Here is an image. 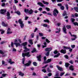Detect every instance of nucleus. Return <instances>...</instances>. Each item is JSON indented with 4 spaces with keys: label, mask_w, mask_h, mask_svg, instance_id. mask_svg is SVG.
<instances>
[{
    "label": "nucleus",
    "mask_w": 78,
    "mask_h": 78,
    "mask_svg": "<svg viewBox=\"0 0 78 78\" xmlns=\"http://www.w3.org/2000/svg\"><path fill=\"white\" fill-rule=\"evenodd\" d=\"M0 53L2 54V56L3 57H5V56H6V54H4V52L3 51H2V50H0Z\"/></svg>",
    "instance_id": "10"
},
{
    "label": "nucleus",
    "mask_w": 78,
    "mask_h": 78,
    "mask_svg": "<svg viewBox=\"0 0 78 78\" xmlns=\"http://www.w3.org/2000/svg\"><path fill=\"white\" fill-rule=\"evenodd\" d=\"M19 75H20V76H23L24 75V73L20 72H19Z\"/></svg>",
    "instance_id": "24"
},
{
    "label": "nucleus",
    "mask_w": 78,
    "mask_h": 78,
    "mask_svg": "<svg viewBox=\"0 0 78 78\" xmlns=\"http://www.w3.org/2000/svg\"><path fill=\"white\" fill-rule=\"evenodd\" d=\"M2 25L3 26V27H7L8 26V24H5L4 23V22H2Z\"/></svg>",
    "instance_id": "22"
},
{
    "label": "nucleus",
    "mask_w": 78,
    "mask_h": 78,
    "mask_svg": "<svg viewBox=\"0 0 78 78\" xmlns=\"http://www.w3.org/2000/svg\"><path fill=\"white\" fill-rule=\"evenodd\" d=\"M15 13H16V14H18V15H19V16H20V12L18 11L17 12H15Z\"/></svg>",
    "instance_id": "34"
},
{
    "label": "nucleus",
    "mask_w": 78,
    "mask_h": 78,
    "mask_svg": "<svg viewBox=\"0 0 78 78\" xmlns=\"http://www.w3.org/2000/svg\"><path fill=\"white\" fill-rule=\"evenodd\" d=\"M25 56H26L27 57H30V56H31V55H30V52H27L26 53H22L23 57H25Z\"/></svg>",
    "instance_id": "2"
},
{
    "label": "nucleus",
    "mask_w": 78,
    "mask_h": 78,
    "mask_svg": "<svg viewBox=\"0 0 78 78\" xmlns=\"http://www.w3.org/2000/svg\"><path fill=\"white\" fill-rule=\"evenodd\" d=\"M39 11H42V9L41 8H40L39 9H38Z\"/></svg>",
    "instance_id": "62"
},
{
    "label": "nucleus",
    "mask_w": 78,
    "mask_h": 78,
    "mask_svg": "<svg viewBox=\"0 0 78 78\" xmlns=\"http://www.w3.org/2000/svg\"><path fill=\"white\" fill-rule=\"evenodd\" d=\"M58 11L56 9H55L53 12V15L55 16H57V14H58Z\"/></svg>",
    "instance_id": "4"
},
{
    "label": "nucleus",
    "mask_w": 78,
    "mask_h": 78,
    "mask_svg": "<svg viewBox=\"0 0 78 78\" xmlns=\"http://www.w3.org/2000/svg\"><path fill=\"white\" fill-rule=\"evenodd\" d=\"M37 4V5H39V6H42L43 7L44 6V5H43V4H42V3L41 2H38Z\"/></svg>",
    "instance_id": "18"
},
{
    "label": "nucleus",
    "mask_w": 78,
    "mask_h": 78,
    "mask_svg": "<svg viewBox=\"0 0 78 78\" xmlns=\"http://www.w3.org/2000/svg\"><path fill=\"white\" fill-rule=\"evenodd\" d=\"M14 42H19L20 43H22V41H21V40L19 39H15L14 40Z\"/></svg>",
    "instance_id": "7"
},
{
    "label": "nucleus",
    "mask_w": 78,
    "mask_h": 78,
    "mask_svg": "<svg viewBox=\"0 0 78 78\" xmlns=\"http://www.w3.org/2000/svg\"><path fill=\"white\" fill-rule=\"evenodd\" d=\"M33 12V10L32 9H30V10H29L28 13L29 14H31Z\"/></svg>",
    "instance_id": "19"
},
{
    "label": "nucleus",
    "mask_w": 78,
    "mask_h": 78,
    "mask_svg": "<svg viewBox=\"0 0 78 78\" xmlns=\"http://www.w3.org/2000/svg\"><path fill=\"white\" fill-rule=\"evenodd\" d=\"M33 64L34 66H37V63H36V62H33Z\"/></svg>",
    "instance_id": "42"
},
{
    "label": "nucleus",
    "mask_w": 78,
    "mask_h": 78,
    "mask_svg": "<svg viewBox=\"0 0 78 78\" xmlns=\"http://www.w3.org/2000/svg\"><path fill=\"white\" fill-rule=\"evenodd\" d=\"M73 24H74V25L78 26V23L77 22H75V23H73Z\"/></svg>",
    "instance_id": "54"
},
{
    "label": "nucleus",
    "mask_w": 78,
    "mask_h": 78,
    "mask_svg": "<svg viewBox=\"0 0 78 78\" xmlns=\"http://www.w3.org/2000/svg\"><path fill=\"white\" fill-rule=\"evenodd\" d=\"M69 64L68 63H65V66L66 67H69Z\"/></svg>",
    "instance_id": "33"
},
{
    "label": "nucleus",
    "mask_w": 78,
    "mask_h": 78,
    "mask_svg": "<svg viewBox=\"0 0 78 78\" xmlns=\"http://www.w3.org/2000/svg\"><path fill=\"white\" fill-rule=\"evenodd\" d=\"M74 9L75 11H76L77 12H78V8L77 7H75L74 8Z\"/></svg>",
    "instance_id": "31"
},
{
    "label": "nucleus",
    "mask_w": 78,
    "mask_h": 78,
    "mask_svg": "<svg viewBox=\"0 0 78 78\" xmlns=\"http://www.w3.org/2000/svg\"><path fill=\"white\" fill-rule=\"evenodd\" d=\"M27 44V42H26L24 43H23L22 44V45H23V46H26Z\"/></svg>",
    "instance_id": "26"
},
{
    "label": "nucleus",
    "mask_w": 78,
    "mask_h": 78,
    "mask_svg": "<svg viewBox=\"0 0 78 78\" xmlns=\"http://www.w3.org/2000/svg\"><path fill=\"white\" fill-rule=\"evenodd\" d=\"M6 75V74H2V76H4V77Z\"/></svg>",
    "instance_id": "60"
},
{
    "label": "nucleus",
    "mask_w": 78,
    "mask_h": 78,
    "mask_svg": "<svg viewBox=\"0 0 78 78\" xmlns=\"http://www.w3.org/2000/svg\"><path fill=\"white\" fill-rule=\"evenodd\" d=\"M44 46H42L43 48H45V47H47V46H46V45H47V43H46V42H44Z\"/></svg>",
    "instance_id": "30"
},
{
    "label": "nucleus",
    "mask_w": 78,
    "mask_h": 78,
    "mask_svg": "<svg viewBox=\"0 0 78 78\" xmlns=\"http://www.w3.org/2000/svg\"><path fill=\"white\" fill-rule=\"evenodd\" d=\"M44 22H47V23H49V22H50V21H49V20H44Z\"/></svg>",
    "instance_id": "36"
},
{
    "label": "nucleus",
    "mask_w": 78,
    "mask_h": 78,
    "mask_svg": "<svg viewBox=\"0 0 78 78\" xmlns=\"http://www.w3.org/2000/svg\"><path fill=\"white\" fill-rule=\"evenodd\" d=\"M10 13H9V12H7V19H11V17H10Z\"/></svg>",
    "instance_id": "11"
},
{
    "label": "nucleus",
    "mask_w": 78,
    "mask_h": 78,
    "mask_svg": "<svg viewBox=\"0 0 78 78\" xmlns=\"http://www.w3.org/2000/svg\"><path fill=\"white\" fill-rule=\"evenodd\" d=\"M44 61H46V60H47V58H46V56H44Z\"/></svg>",
    "instance_id": "63"
},
{
    "label": "nucleus",
    "mask_w": 78,
    "mask_h": 78,
    "mask_svg": "<svg viewBox=\"0 0 78 78\" xmlns=\"http://www.w3.org/2000/svg\"><path fill=\"white\" fill-rule=\"evenodd\" d=\"M28 11H29V10H28V9H24V12L26 13H28Z\"/></svg>",
    "instance_id": "35"
},
{
    "label": "nucleus",
    "mask_w": 78,
    "mask_h": 78,
    "mask_svg": "<svg viewBox=\"0 0 78 78\" xmlns=\"http://www.w3.org/2000/svg\"><path fill=\"white\" fill-rule=\"evenodd\" d=\"M56 67L57 68H58V70H59L60 71H63V70L62 69V67H60V66L57 65Z\"/></svg>",
    "instance_id": "9"
},
{
    "label": "nucleus",
    "mask_w": 78,
    "mask_h": 78,
    "mask_svg": "<svg viewBox=\"0 0 78 78\" xmlns=\"http://www.w3.org/2000/svg\"><path fill=\"white\" fill-rule=\"evenodd\" d=\"M5 64V62L4 61L2 60V64L4 65Z\"/></svg>",
    "instance_id": "59"
},
{
    "label": "nucleus",
    "mask_w": 78,
    "mask_h": 78,
    "mask_svg": "<svg viewBox=\"0 0 78 78\" xmlns=\"http://www.w3.org/2000/svg\"><path fill=\"white\" fill-rule=\"evenodd\" d=\"M45 9H47L48 11H50V9L49 8L46 7L45 8Z\"/></svg>",
    "instance_id": "58"
},
{
    "label": "nucleus",
    "mask_w": 78,
    "mask_h": 78,
    "mask_svg": "<svg viewBox=\"0 0 78 78\" xmlns=\"http://www.w3.org/2000/svg\"><path fill=\"white\" fill-rule=\"evenodd\" d=\"M31 61H28V63H27L24 65V66L25 67H26V66H30L31 64Z\"/></svg>",
    "instance_id": "6"
},
{
    "label": "nucleus",
    "mask_w": 78,
    "mask_h": 78,
    "mask_svg": "<svg viewBox=\"0 0 78 78\" xmlns=\"http://www.w3.org/2000/svg\"><path fill=\"white\" fill-rule=\"evenodd\" d=\"M65 73V72L61 73L60 74V76H63L64 75V74Z\"/></svg>",
    "instance_id": "40"
},
{
    "label": "nucleus",
    "mask_w": 78,
    "mask_h": 78,
    "mask_svg": "<svg viewBox=\"0 0 78 78\" xmlns=\"http://www.w3.org/2000/svg\"><path fill=\"white\" fill-rule=\"evenodd\" d=\"M51 61V59H48V60L45 62H44V63L46 64L47 63H49V62H50Z\"/></svg>",
    "instance_id": "15"
},
{
    "label": "nucleus",
    "mask_w": 78,
    "mask_h": 78,
    "mask_svg": "<svg viewBox=\"0 0 78 78\" xmlns=\"http://www.w3.org/2000/svg\"><path fill=\"white\" fill-rule=\"evenodd\" d=\"M71 20L72 22H74V21H75V19L73 18H71Z\"/></svg>",
    "instance_id": "52"
},
{
    "label": "nucleus",
    "mask_w": 78,
    "mask_h": 78,
    "mask_svg": "<svg viewBox=\"0 0 78 78\" xmlns=\"http://www.w3.org/2000/svg\"><path fill=\"white\" fill-rule=\"evenodd\" d=\"M6 12V10L5 9H2L0 11V13L2 14H4Z\"/></svg>",
    "instance_id": "5"
},
{
    "label": "nucleus",
    "mask_w": 78,
    "mask_h": 78,
    "mask_svg": "<svg viewBox=\"0 0 78 78\" xmlns=\"http://www.w3.org/2000/svg\"><path fill=\"white\" fill-rule=\"evenodd\" d=\"M37 58L38 59V61H41V55H39L38 56H37Z\"/></svg>",
    "instance_id": "21"
},
{
    "label": "nucleus",
    "mask_w": 78,
    "mask_h": 78,
    "mask_svg": "<svg viewBox=\"0 0 78 78\" xmlns=\"http://www.w3.org/2000/svg\"><path fill=\"white\" fill-rule=\"evenodd\" d=\"M63 30L64 33H65V34H66L67 33V32H66L67 29H66V26H64L63 27Z\"/></svg>",
    "instance_id": "8"
},
{
    "label": "nucleus",
    "mask_w": 78,
    "mask_h": 78,
    "mask_svg": "<svg viewBox=\"0 0 78 78\" xmlns=\"http://www.w3.org/2000/svg\"><path fill=\"white\" fill-rule=\"evenodd\" d=\"M42 26H43V27H47L48 25L46 24H44L42 25Z\"/></svg>",
    "instance_id": "39"
},
{
    "label": "nucleus",
    "mask_w": 78,
    "mask_h": 78,
    "mask_svg": "<svg viewBox=\"0 0 78 78\" xmlns=\"http://www.w3.org/2000/svg\"><path fill=\"white\" fill-rule=\"evenodd\" d=\"M61 9L62 10H63L64 9V6H62L61 7Z\"/></svg>",
    "instance_id": "56"
},
{
    "label": "nucleus",
    "mask_w": 78,
    "mask_h": 78,
    "mask_svg": "<svg viewBox=\"0 0 78 78\" xmlns=\"http://www.w3.org/2000/svg\"><path fill=\"white\" fill-rule=\"evenodd\" d=\"M52 50V48H46L45 50V51H51V50Z\"/></svg>",
    "instance_id": "14"
},
{
    "label": "nucleus",
    "mask_w": 78,
    "mask_h": 78,
    "mask_svg": "<svg viewBox=\"0 0 78 78\" xmlns=\"http://www.w3.org/2000/svg\"><path fill=\"white\" fill-rule=\"evenodd\" d=\"M39 35L41 37L43 36H44V34L42 33H39Z\"/></svg>",
    "instance_id": "38"
},
{
    "label": "nucleus",
    "mask_w": 78,
    "mask_h": 78,
    "mask_svg": "<svg viewBox=\"0 0 78 78\" xmlns=\"http://www.w3.org/2000/svg\"><path fill=\"white\" fill-rule=\"evenodd\" d=\"M60 55V53H59L57 55H56L54 56V58H57Z\"/></svg>",
    "instance_id": "28"
},
{
    "label": "nucleus",
    "mask_w": 78,
    "mask_h": 78,
    "mask_svg": "<svg viewBox=\"0 0 78 78\" xmlns=\"http://www.w3.org/2000/svg\"><path fill=\"white\" fill-rule=\"evenodd\" d=\"M46 41L48 43H50V41H49V40H48V39H46Z\"/></svg>",
    "instance_id": "55"
},
{
    "label": "nucleus",
    "mask_w": 78,
    "mask_h": 78,
    "mask_svg": "<svg viewBox=\"0 0 78 78\" xmlns=\"http://www.w3.org/2000/svg\"><path fill=\"white\" fill-rule=\"evenodd\" d=\"M65 6H66V9L68 10V9H69V7H68V5L67 4H66L65 5Z\"/></svg>",
    "instance_id": "50"
},
{
    "label": "nucleus",
    "mask_w": 78,
    "mask_h": 78,
    "mask_svg": "<svg viewBox=\"0 0 78 78\" xmlns=\"http://www.w3.org/2000/svg\"><path fill=\"white\" fill-rule=\"evenodd\" d=\"M42 72H44V73H45L47 71H46L45 69H42Z\"/></svg>",
    "instance_id": "47"
},
{
    "label": "nucleus",
    "mask_w": 78,
    "mask_h": 78,
    "mask_svg": "<svg viewBox=\"0 0 78 78\" xmlns=\"http://www.w3.org/2000/svg\"><path fill=\"white\" fill-rule=\"evenodd\" d=\"M2 31H1V34H3L5 33V31H4V30H3V29H2Z\"/></svg>",
    "instance_id": "41"
},
{
    "label": "nucleus",
    "mask_w": 78,
    "mask_h": 78,
    "mask_svg": "<svg viewBox=\"0 0 78 78\" xmlns=\"http://www.w3.org/2000/svg\"><path fill=\"white\" fill-rule=\"evenodd\" d=\"M11 29H10V28H8V29L7 30V34H11V33H12V32H11Z\"/></svg>",
    "instance_id": "12"
},
{
    "label": "nucleus",
    "mask_w": 78,
    "mask_h": 78,
    "mask_svg": "<svg viewBox=\"0 0 78 78\" xmlns=\"http://www.w3.org/2000/svg\"><path fill=\"white\" fill-rule=\"evenodd\" d=\"M25 58H24L22 59L23 64H24V62H25Z\"/></svg>",
    "instance_id": "37"
},
{
    "label": "nucleus",
    "mask_w": 78,
    "mask_h": 78,
    "mask_svg": "<svg viewBox=\"0 0 78 78\" xmlns=\"http://www.w3.org/2000/svg\"><path fill=\"white\" fill-rule=\"evenodd\" d=\"M12 60L11 59H9V63H10V64H14V62H12Z\"/></svg>",
    "instance_id": "13"
},
{
    "label": "nucleus",
    "mask_w": 78,
    "mask_h": 78,
    "mask_svg": "<svg viewBox=\"0 0 78 78\" xmlns=\"http://www.w3.org/2000/svg\"><path fill=\"white\" fill-rule=\"evenodd\" d=\"M52 75V74L51 73H49L48 74V76H51Z\"/></svg>",
    "instance_id": "51"
},
{
    "label": "nucleus",
    "mask_w": 78,
    "mask_h": 78,
    "mask_svg": "<svg viewBox=\"0 0 78 78\" xmlns=\"http://www.w3.org/2000/svg\"><path fill=\"white\" fill-rule=\"evenodd\" d=\"M60 31H61V29L59 28V29H58V31H56V33H59V32H60Z\"/></svg>",
    "instance_id": "44"
},
{
    "label": "nucleus",
    "mask_w": 78,
    "mask_h": 78,
    "mask_svg": "<svg viewBox=\"0 0 78 78\" xmlns=\"http://www.w3.org/2000/svg\"><path fill=\"white\" fill-rule=\"evenodd\" d=\"M71 47L72 48H74L75 47V45H71Z\"/></svg>",
    "instance_id": "43"
},
{
    "label": "nucleus",
    "mask_w": 78,
    "mask_h": 78,
    "mask_svg": "<svg viewBox=\"0 0 78 78\" xmlns=\"http://www.w3.org/2000/svg\"><path fill=\"white\" fill-rule=\"evenodd\" d=\"M71 27V26H70V25H67L66 26V28H67L68 29H69V28H70Z\"/></svg>",
    "instance_id": "46"
},
{
    "label": "nucleus",
    "mask_w": 78,
    "mask_h": 78,
    "mask_svg": "<svg viewBox=\"0 0 78 78\" xmlns=\"http://www.w3.org/2000/svg\"><path fill=\"white\" fill-rule=\"evenodd\" d=\"M36 51V49L35 48H34L33 49V51H31V53H34V52H35Z\"/></svg>",
    "instance_id": "45"
},
{
    "label": "nucleus",
    "mask_w": 78,
    "mask_h": 78,
    "mask_svg": "<svg viewBox=\"0 0 78 78\" xmlns=\"http://www.w3.org/2000/svg\"><path fill=\"white\" fill-rule=\"evenodd\" d=\"M14 44L15 45H16V47H17L18 46H20V43H17V42H15L14 43Z\"/></svg>",
    "instance_id": "16"
},
{
    "label": "nucleus",
    "mask_w": 78,
    "mask_h": 78,
    "mask_svg": "<svg viewBox=\"0 0 78 78\" xmlns=\"http://www.w3.org/2000/svg\"><path fill=\"white\" fill-rule=\"evenodd\" d=\"M42 2L43 3H44V4H45V5H48V2H45V1H43Z\"/></svg>",
    "instance_id": "29"
},
{
    "label": "nucleus",
    "mask_w": 78,
    "mask_h": 78,
    "mask_svg": "<svg viewBox=\"0 0 78 78\" xmlns=\"http://www.w3.org/2000/svg\"><path fill=\"white\" fill-rule=\"evenodd\" d=\"M34 33H33L31 34V36L32 38H33V37H34Z\"/></svg>",
    "instance_id": "49"
},
{
    "label": "nucleus",
    "mask_w": 78,
    "mask_h": 78,
    "mask_svg": "<svg viewBox=\"0 0 78 78\" xmlns=\"http://www.w3.org/2000/svg\"><path fill=\"white\" fill-rule=\"evenodd\" d=\"M50 53V52H47V53H46V55L47 56H49V53Z\"/></svg>",
    "instance_id": "53"
},
{
    "label": "nucleus",
    "mask_w": 78,
    "mask_h": 78,
    "mask_svg": "<svg viewBox=\"0 0 78 78\" xmlns=\"http://www.w3.org/2000/svg\"><path fill=\"white\" fill-rule=\"evenodd\" d=\"M63 48H65V49H66V50H67L68 49H70V48L69 47H66V46H64Z\"/></svg>",
    "instance_id": "27"
},
{
    "label": "nucleus",
    "mask_w": 78,
    "mask_h": 78,
    "mask_svg": "<svg viewBox=\"0 0 78 78\" xmlns=\"http://www.w3.org/2000/svg\"><path fill=\"white\" fill-rule=\"evenodd\" d=\"M60 52L62 53H63V54H65V53H66V51L63 49L62 50L60 51Z\"/></svg>",
    "instance_id": "20"
},
{
    "label": "nucleus",
    "mask_w": 78,
    "mask_h": 78,
    "mask_svg": "<svg viewBox=\"0 0 78 78\" xmlns=\"http://www.w3.org/2000/svg\"><path fill=\"white\" fill-rule=\"evenodd\" d=\"M5 5V4L4 3H3L2 5V6H4Z\"/></svg>",
    "instance_id": "64"
},
{
    "label": "nucleus",
    "mask_w": 78,
    "mask_h": 78,
    "mask_svg": "<svg viewBox=\"0 0 78 78\" xmlns=\"http://www.w3.org/2000/svg\"><path fill=\"white\" fill-rule=\"evenodd\" d=\"M18 23L20 24V26L22 28H23L24 27V24L23 23V21L21 19H20L18 20Z\"/></svg>",
    "instance_id": "1"
},
{
    "label": "nucleus",
    "mask_w": 78,
    "mask_h": 78,
    "mask_svg": "<svg viewBox=\"0 0 78 78\" xmlns=\"http://www.w3.org/2000/svg\"><path fill=\"white\" fill-rule=\"evenodd\" d=\"M11 46L12 47H14L13 43V42H11Z\"/></svg>",
    "instance_id": "57"
},
{
    "label": "nucleus",
    "mask_w": 78,
    "mask_h": 78,
    "mask_svg": "<svg viewBox=\"0 0 78 78\" xmlns=\"http://www.w3.org/2000/svg\"><path fill=\"white\" fill-rule=\"evenodd\" d=\"M24 49H25V50L24 51V52H27V51H29V50H30V49H28L27 48V47L25 46H24Z\"/></svg>",
    "instance_id": "17"
},
{
    "label": "nucleus",
    "mask_w": 78,
    "mask_h": 78,
    "mask_svg": "<svg viewBox=\"0 0 78 78\" xmlns=\"http://www.w3.org/2000/svg\"><path fill=\"white\" fill-rule=\"evenodd\" d=\"M69 34H70L71 36H73V37L74 38L72 39V41H74V40H75V39H76V38H77L76 35H72V34H71V33H70V32H69Z\"/></svg>",
    "instance_id": "3"
},
{
    "label": "nucleus",
    "mask_w": 78,
    "mask_h": 78,
    "mask_svg": "<svg viewBox=\"0 0 78 78\" xmlns=\"http://www.w3.org/2000/svg\"><path fill=\"white\" fill-rule=\"evenodd\" d=\"M28 42H29L30 44H31V45H33V40L31 39V40H29L28 41Z\"/></svg>",
    "instance_id": "23"
},
{
    "label": "nucleus",
    "mask_w": 78,
    "mask_h": 78,
    "mask_svg": "<svg viewBox=\"0 0 78 78\" xmlns=\"http://www.w3.org/2000/svg\"><path fill=\"white\" fill-rule=\"evenodd\" d=\"M63 16H67V14H66V12L64 11L63 12V13L62 14Z\"/></svg>",
    "instance_id": "32"
},
{
    "label": "nucleus",
    "mask_w": 78,
    "mask_h": 78,
    "mask_svg": "<svg viewBox=\"0 0 78 78\" xmlns=\"http://www.w3.org/2000/svg\"><path fill=\"white\" fill-rule=\"evenodd\" d=\"M13 9L15 11H16V7L15 6H13Z\"/></svg>",
    "instance_id": "61"
},
{
    "label": "nucleus",
    "mask_w": 78,
    "mask_h": 78,
    "mask_svg": "<svg viewBox=\"0 0 78 78\" xmlns=\"http://www.w3.org/2000/svg\"><path fill=\"white\" fill-rule=\"evenodd\" d=\"M74 69L73 66H70L69 67V69L70 70H73Z\"/></svg>",
    "instance_id": "25"
},
{
    "label": "nucleus",
    "mask_w": 78,
    "mask_h": 78,
    "mask_svg": "<svg viewBox=\"0 0 78 78\" xmlns=\"http://www.w3.org/2000/svg\"><path fill=\"white\" fill-rule=\"evenodd\" d=\"M54 54H57V53H58V51H57V50H55L54 52Z\"/></svg>",
    "instance_id": "48"
}]
</instances>
